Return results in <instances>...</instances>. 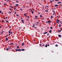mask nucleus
<instances>
[{"label":"nucleus","mask_w":62,"mask_h":62,"mask_svg":"<svg viewBox=\"0 0 62 62\" xmlns=\"http://www.w3.org/2000/svg\"><path fill=\"white\" fill-rule=\"evenodd\" d=\"M58 36L59 37V38H61V35H58Z\"/></svg>","instance_id":"4"},{"label":"nucleus","mask_w":62,"mask_h":62,"mask_svg":"<svg viewBox=\"0 0 62 62\" xmlns=\"http://www.w3.org/2000/svg\"><path fill=\"white\" fill-rule=\"evenodd\" d=\"M59 27L60 28V27H61V24H60L59 25Z\"/></svg>","instance_id":"7"},{"label":"nucleus","mask_w":62,"mask_h":62,"mask_svg":"<svg viewBox=\"0 0 62 62\" xmlns=\"http://www.w3.org/2000/svg\"><path fill=\"white\" fill-rule=\"evenodd\" d=\"M35 28H37V29L38 28H37V27H35Z\"/></svg>","instance_id":"52"},{"label":"nucleus","mask_w":62,"mask_h":62,"mask_svg":"<svg viewBox=\"0 0 62 62\" xmlns=\"http://www.w3.org/2000/svg\"><path fill=\"white\" fill-rule=\"evenodd\" d=\"M9 33H10V34H12V32H11V30H10L8 31Z\"/></svg>","instance_id":"3"},{"label":"nucleus","mask_w":62,"mask_h":62,"mask_svg":"<svg viewBox=\"0 0 62 62\" xmlns=\"http://www.w3.org/2000/svg\"><path fill=\"white\" fill-rule=\"evenodd\" d=\"M1 22H2V23H4V21L3 20H1Z\"/></svg>","instance_id":"24"},{"label":"nucleus","mask_w":62,"mask_h":62,"mask_svg":"<svg viewBox=\"0 0 62 62\" xmlns=\"http://www.w3.org/2000/svg\"><path fill=\"white\" fill-rule=\"evenodd\" d=\"M31 12L32 13V14H34V12H33V11H31Z\"/></svg>","instance_id":"23"},{"label":"nucleus","mask_w":62,"mask_h":62,"mask_svg":"<svg viewBox=\"0 0 62 62\" xmlns=\"http://www.w3.org/2000/svg\"><path fill=\"white\" fill-rule=\"evenodd\" d=\"M56 23H55V24H54V25H56Z\"/></svg>","instance_id":"48"},{"label":"nucleus","mask_w":62,"mask_h":62,"mask_svg":"<svg viewBox=\"0 0 62 62\" xmlns=\"http://www.w3.org/2000/svg\"><path fill=\"white\" fill-rule=\"evenodd\" d=\"M34 19L35 20H37V19H38V18H37V17H35V18Z\"/></svg>","instance_id":"27"},{"label":"nucleus","mask_w":62,"mask_h":62,"mask_svg":"<svg viewBox=\"0 0 62 62\" xmlns=\"http://www.w3.org/2000/svg\"><path fill=\"white\" fill-rule=\"evenodd\" d=\"M9 36H10V34H8Z\"/></svg>","instance_id":"58"},{"label":"nucleus","mask_w":62,"mask_h":62,"mask_svg":"<svg viewBox=\"0 0 62 62\" xmlns=\"http://www.w3.org/2000/svg\"><path fill=\"white\" fill-rule=\"evenodd\" d=\"M16 16H19V17H20V16H19L18 15H16Z\"/></svg>","instance_id":"37"},{"label":"nucleus","mask_w":62,"mask_h":62,"mask_svg":"<svg viewBox=\"0 0 62 62\" xmlns=\"http://www.w3.org/2000/svg\"><path fill=\"white\" fill-rule=\"evenodd\" d=\"M54 6L55 7H58V5L57 4H55Z\"/></svg>","instance_id":"8"},{"label":"nucleus","mask_w":62,"mask_h":62,"mask_svg":"<svg viewBox=\"0 0 62 62\" xmlns=\"http://www.w3.org/2000/svg\"><path fill=\"white\" fill-rule=\"evenodd\" d=\"M4 5H6L7 4L6 3H5L4 4Z\"/></svg>","instance_id":"46"},{"label":"nucleus","mask_w":62,"mask_h":62,"mask_svg":"<svg viewBox=\"0 0 62 62\" xmlns=\"http://www.w3.org/2000/svg\"><path fill=\"white\" fill-rule=\"evenodd\" d=\"M21 21L23 23H24V21L23 20H21Z\"/></svg>","instance_id":"12"},{"label":"nucleus","mask_w":62,"mask_h":62,"mask_svg":"<svg viewBox=\"0 0 62 62\" xmlns=\"http://www.w3.org/2000/svg\"><path fill=\"white\" fill-rule=\"evenodd\" d=\"M58 4H60V3H61V2H57Z\"/></svg>","instance_id":"22"},{"label":"nucleus","mask_w":62,"mask_h":62,"mask_svg":"<svg viewBox=\"0 0 62 62\" xmlns=\"http://www.w3.org/2000/svg\"><path fill=\"white\" fill-rule=\"evenodd\" d=\"M14 7L15 8H16V6H15Z\"/></svg>","instance_id":"47"},{"label":"nucleus","mask_w":62,"mask_h":62,"mask_svg":"<svg viewBox=\"0 0 62 62\" xmlns=\"http://www.w3.org/2000/svg\"><path fill=\"white\" fill-rule=\"evenodd\" d=\"M16 2L18 3H19V2L18 0H16Z\"/></svg>","instance_id":"18"},{"label":"nucleus","mask_w":62,"mask_h":62,"mask_svg":"<svg viewBox=\"0 0 62 62\" xmlns=\"http://www.w3.org/2000/svg\"><path fill=\"white\" fill-rule=\"evenodd\" d=\"M55 46H56V47H58V46L57 44H56L55 45Z\"/></svg>","instance_id":"19"},{"label":"nucleus","mask_w":62,"mask_h":62,"mask_svg":"<svg viewBox=\"0 0 62 62\" xmlns=\"http://www.w3.org/2000/svg\"><path fill=\"white\" fill-rule=\"evenodd\" d=\"M27 17L29 19V18H30V17L29 16H27Z\"/></svg>","instance_id":"26"},{"label":"nucleus","mask_w":62,"mask_h":62,"mask_svg":"<svg viewBox=\"0 0 62 62\" xmlns=\"http://www.w3.org/2000/svg\"><path fill=\"white\" fill-rule=\"evenodd\" d=\"M24 45V43H23L22 44V46H23V45Z\"/></svg>","instance_id":"13"},{"label":"nucleus","mask_w":62,"mask_h":62,"mask_svg":"<svg viewBox=\"0 0 62 62\" xmlns=\"http://www.w3.org/2000/svg\"><path fill=\"white\" fill-rule=\"evenodd\" d=\"M38 13L39 15L40 14V13L39 12H38Z\"/></svg>","instance_id":"49"},{"label":"nucleus","mask_w":62,"mask_h":62,"mask_svg":"<svg viewBox=\"0 0 62 62\" xmlns=\"http://www.w3.org/2000/svg\"><path fill=\"white\" fill-rule=\"evenodd\" d=\"M56 17H57V18H59V16H56Z\"/></svg>","instance_id":"44"},{"label":"nucleus","mask_w":62,"mask_h":62,"mask_svg":"<svg viewBox=\"0 0 62 62\" xmlns=\"http://www.w3.org/2000/svg\"><path fill=\"white\" fill-rule=\"evenodd\" d=\"M7 37H8V35H7L5 36V38H7Z\"/></svg>","instance_id":"35"},{"label":"nucleus","mask_w":62,"mask_h":62,"mask_svg":"<svg viewBox=\"0 0 62 62\" xmlns=\"http://www.w3.org/2000/svg\"><path fill=\"white\" fill-rule=\"evenodd\" d=\"M24 15L25 16H27V15H26V14H25V13H24Z\"/></svg>","instance_id":"11"},{"label":"nucleus","mask_w":62,"mask_h":62,"mask_svg":"<svg viewBox=\"0 0 62 62\" xmlns=\"http://www.w3.org/2000/svg\"><path fill=\"white\" fill-rule=\"evenodd\" d=\"M61 31L62 30V28H61Z\"/></svg>","instance_id":"56"},{"label":"nucleus","mask_w":62,"mask_h":62,"mask_svg":"<svg viewBox=\"0 0 62 62\" xmlns=\"http://www.w3.org/2000/svg\"><path fill=\"white\" fill-rule=\"evenodd\" d=\"M53 11V12H54V14L55 15V12L54 11Z\"/></svg>","instance_id":"36"},{"label":"nucleus","mask_w":62,"mask_h":62,"mask_svg":"<svg viewBox=\"0 0 62 62\" xmlns=\"http://www.w3.org/2000/svg\"><path fill=\"white\" fill-rule=\"evenodd\" d=\"M9 13H10V14L11 13V12H9Z\"/></svg>","instance_id":"54"},{"label":"nucleus","mask_w":62,"mask_h":62,"mask_svg":"<svg viewBox=\"0 0 62 62\" xmlns=\"http://www.w3.org/2000/svg\"><path fill=\"white\" fill-rule=\"evenodd\" d=\"M47 33H48V32H44V34H47Z\"/></svg>","instance_id":"9"},{"label":"nucleus","mask_w":62,"mask_h":62,"mask_svg":"<svg viewBox=\"0 0 62 62\" xmlns=\"http://www.w3.org/2000/svg\"><path fill=\"white\" fill-rule=\"evenodd\" d=\"M22 9H21V8H20V10H22Z\"/></svg>","instance_id":"62"},{"label":"nucleus","mask_w":62,"mask_h":62,"mask_svg":"<svg viewBox=\"0 0 62 62\" xmlns=\"http://www.w3.org/2000/svg\"><path fill=\"white\" fill-rule=\"evenodd\" d=\"M16 6H19V4H16Z\"/></svg>","instance_id":"28"},{"label":"nucleus","mask_w":62,"mask_h":62,"mask_svg":"<svg viewBox=\"0 0 62 62\" xmlns=\"http://www.w3.org/2000/svg\"><path fill=\"white\" fill-rule=\"evenodd\" d=\"M47 46H48V45L47 44H46L45 45L46 47H47Z\"/></svg>","instance_id":"14"},{"label":"nucleus","mask_w":62,"mask_h":62,"mask_svg":"<svg viewBox=\"0 0 62 62\" xmlns=\"http://www.w3.org/2000/svg\"><path fill=\"white\" fill-rule=\"evenodd\" d=\"M45 12H48V11L47 10H45Z\"/></svg>","instance_id":"25"},{"label":"nucleus","mask_w":62,"mask_h":62,"mask_svg":"<svg viewBox=\"0 0 62 62\" xmlns=\"http://www.w3.org/2000/svg\"><path fill=\"white\" fill-rule=\"evenodd\" d=\"M8 38H6V40H7V41H8Z\"/></svg>","instance_id":"5"},{"label":"nucleus","mask_w":62,"mask_h":62,"mask_svg":"<svg viewBox=\"0 0 62 62\" xmlns=\"http://www.w3.org/2000/svg\"><path fill=\"white\" fill-rule=\"evenodd\" d=\"M55 1H59V0H55Z\"/></svg>","instance_id":"31"},{"label":"nucleus","mask_w":62,"mask_h":62,"mask_svg":"<svg viewBox=\"0 0 62 62\" xmlns=\"http://www.w3.org/2000/svg\"><path fill=\"white\" fill-rule=\"evenodd\" d=\"M42 46H44V45H43Z\"/></svg>","instance_id":"61"},{"label":"nucleus","mask_w":62,"mask_h":62,"mask_svg":"<svg viewBox=\"0 0 62 62\" xmlns=\"http://www.w3.org/2000/svg\"><path fill=\"white\" fill-rule=\"evenodd\" d=\"M50 28H51V29H53V27H51Z\"/></svg>","instance_id":"41"},{"label":"nucleus","mask_w":62,"mask_h":62,"mask_svg":"<svg viewBox=\"0 0 62 62\" xmlns=\"http://www.w3.org/2000/svg\"><path fill=\"white\" fill-rule=\"evenodd\" d=\"M49 21H47V22L48 23H49Z\"/></svg>","instance_id":"63"},{"label":"nucleus","mask_w":62,"mask_h":62,"mask_svg":"<svg viewBox=\"0 0 62 62\" xmlns=\"http://www.w3.org/2000/svg\"><path fill=\"white\" fill-rule=\"evenodd\" d=\"M9 49L8 48H7L6 49V50H8Z\"/></svg>","instance_id":"40"},{"label":"nucleus","mask_w":62,"mask_h":62,"mask_svg":"<svg viewBox=\"0 0 62 62\" xmlns=\"http://www.w3.org/2000/svg\"><path fill=\"white\" fill-rule=\"evenodd\" d=\"M39 45H40V46H42V45L41 44H39Z\"/></svg>","instance_id":"42"},{"label":"nucleus","mask_w":62,"mask_h":62,"mask_svg":"<svg viewBox=\"0 0 62 62\" xmlns=\"http://www.w3.org/2000/svg\"><path fill=\"white\" fill-rule=\"evenodd\" d=\"M4 32V31H2V32L1 33V34H2L3 33V32Z\"/></svg>","instance_id":"29"},{"label":"nucleus","mask_w":62,"mask_h":62,"mask_svg":"<svg viewBox=\"0 0 62 62\" xmlns=\"http://www.w3.org/2000/svg\"><path fill=\"white\" fill-rule=\"evenodd\" d=\"M52 30H50L49 31V33H52Z\"/></svg>","instance_id":"17"},{"label":"nucleus","mask_w":62,"mask_h":62,"mask_svg":"<svg viewBox=\"0 0 62 62\" xmlns=\"http://www.w3.org/2000/svg\"><path fill=\"white\" fill-rule=\"evenodd\" d=\"M61 32V30H59L58 31V32Z\"/></svg>","instance_id":"15"},{"label":"nucleus","mask_w":62,"mask_h":62,"mask_svg":"<svg viewBox=\"0 0 62 62\" xmlns=\"http://www.w3.org/2000/svg\"><path fill=\"white\" fill-rule=\"evenodd\" d=\"M47 45H48V46H49V44H48Z\"/></svg>","instance_id":"55"},{"label":"nucleus","mask_w":62,"mask_h":62,"mask_svg":"<svg viewBox=\"0 0 62 62\" xmlns=\"http://www.w3.org/2000/svg\"><path fill=\"white\" fill-rule=\"evenodd\" d=\"M2 12V11H0V13H1Z\"/></svg>","instance_id":"51"},{"label":"nucleus","mask_w":62,"mask_h":62,"mask_svg":"<svg viewBox=\"0 0 62 62\" xmlns=\"http://www.w3.org/2000/svg\"><path fill=\"white\" fill-rule=\"evenodd\" d=\"M17 48L18 49V48H19V46H18L17 47Z\"/></svg>","instance_id":"38"},{"label":"nucleus","mask_w":62,"mask_h":62,"mask_svg":"<svg viewBox=\"0 0 62 62\" xmlns=\"http://www.w3.org/2000/svg\"><path fill=\"white\" fill-rule=\"evenodd\" d=\"M40 17H42V15H40Z\"/></svg>","instance_id":"21"},{"label":"nucleus","mask_w":62,"mask_h":62,"mask_svg":"<svg viewBox=\"0 0 62 62\" xmlns=\"http://www.w3.org/2000/svg\"><path fill=\"white\" fill-rule=\"evenodd\" d=\"M35 17H36V18H38V16H35Z\"/></svg>","instance_id":"32"},{"label":"nucleus","mask_w":62,"mask_h":62,"mask_svg":"<svg viewBox=\"0 0 62 62\" xmlns=\"http://www.w3.org/2000/svg\"><path fill=\"white\" fill-rule=\"evenodd\" d=\"M33 27H35V24H33Z\"/></svg>","instance_id":"30"},{"label":"nucleus","mask_w":62,"mask_h":62,"mask_svg":"<svg viewBox=\"0 0 62 62\" xmlns=\"http://www.w3.org/2000/svg\"><path fill=\"white\" fill-rule=\"evenodd\" d=\"M2 14H3V13H1Z\"/></svg>","instance_id":"64"},{"label":"nucleus","mask_w":62,"mask_h":62,"mask_svg":"<svg viewBox=\"0 0 62 62\" xmlns=\"http://www.w3.org/2000/svg\"><path fill=\"white\" fill-rule=\"evenodd\" d=\"M10 44V45H12V44H13V43H11Z\"/></svg>","instance_id":"20"},{"label":"nucleus","mask_w":62,"mask_h":62,"mask_svg":"<svg viewBox=\"0 0 62 62\" xmlns=\"http://www.w3.org/2000/svg\"><path fill=\"white\" fill-rule=\"evenodd\" d=\"M10 7L13 8V7H12V6H11Z\"/></svg>","instance_id":"50"},{"label":"nucleus","mask_w":62,"mask_h":62,"mask_svg":"<svg viewBox=\"0 0 62 62\" xmlns=\"http://www.w3.org/2000/svg\"><path fill=\"white\" fill-rule=\"evenodd\" d=\"M53 18V16H52L51 17V19H52Z\"/></svg>","instance_id":"34"},{"label":"nucleus","mask_w":62,"mask_h":62,"mask_svg":"<svg viewBox=\"0 0 62 62\" xmlns=\"http://www.w3.org/2000/svg\"><path fill=\"white\" fill-rule=\"evenodd\" d=\"M48 23H51V20H49V21Z\"/></svg>","instance_id":"33"},{"label":"nucleus","mask_w":62,"mask_h":62,"mask_svg":"<svg viewBox=\"0 0 62 62\" xmlns=\"http://www.w3.org/2000/svg\"><path fill=\"white\" fill-rule=\"evenodd\" d=\"M37 24H36V25H39V23L38 22H37Z\"/></svg>","instance_id":"6"},{"label":"nucleus","mask_w":62,"mask_h":62,"mask_svg":"<svg viewBox=\"0 0 62 62\" xmlns=\"http://www.w3.org/2000/svg\"><path fill=\"white\" fill-rule=\"evenodd\" d=\"M25 50V49H22L21 50V51H24Z\"/></svg>","instance_id":"10"},{"label":"nucleus","mask_w":62,"mask_h":62,"mask_svg":"<svg viewBox=\"0 0 62 62\" xmlns=\"http://www.w3.org/2000/svg\"><path fill=\"white\" fill-rule=\"evenodd\" d=\"M12 10V9H10V10Z\"/></svg>","instance_id":"57"},{"label":"nucleus","mask_w":62,"mask_h":62,"mask_svg":"<svg viewBox=\"0 0 62 62\" xmlns=\"http://www.w3.org/2000/svg\"><path fill=\"white\" fill-rule=\"evenodd\" d=\"M52 0L50 1V3H52Z\"/></svg>","instance_id":"43"},{"label":"nucleus","mask_w":62,"mask_h":62,"mask_svg":"<svg viewBox=\"0 0 62 62\" xmlns=\"http://www.w3.org/2000/svg\"><path fill=\"white\" fill-rule=\"evenodd\" d=\"M60 23H61V21H60Z\"/></svg>","instance_id":"53"},{"label":"nucleus","mask_w":62,"mask_h":62,"mask_svg":"<svg viewBox=\"0 0 62 62\" xmlns=\"http://www.w3.org/2000/svg\"><path fill=\"white\" fill-rule=\"evenodd\" d=\"M57 20V21H56V23H59V22L60 21V20L58 19H56Z\"/></svg>","instance_id":"2"},{"label":"nucleus","mask_w":62,"mask_h":62,"mask_svg":"<svg viewBox=\"0 0 62 62\" xmlns=\"http://www.w3.org/2000/svg\"><path fill=\"white\" fill-rule=\"evenodd\" d=\"M9 49H11V48L10 47H9Z\"/></svg>","instance_id":"59"},{"label":"nucleus","mask_w":62,"mask_h":62,"mask_svg":"<svg viewBox=\"0 0 62 62\" xmlns=\"http://www.w3.org/2000/svg\"><path fill=\"white\" fill-rule=\"evenodd\" d=\"M9 28H11V26H9Z\"/></svg>","instance_id":"60"},{"label":"nucleus","mask_w":62,"mask_h":62,"mask_svg":"<svg viewBox=\"0 0 62 62\" xmlns=\"http://www.w3.org/2000/svg\"><path fill=\"white\" fill-rule=\"evenodd\" d=\"M26 20L27 21H29V19H26Z\"/></svg>","instance_id":"39"},{"label":"nucleus","mask_w":62,"mask_h":62,"mask_svg":"<svg viewBox=\"0 0 62 62\" xmlns=\"http://www.w3.org/2000/svg\"><path fill=\"white\" fill-rule=\"evenodd\" d=\"M6 22H7V23H9V22H8V21H7V20H5Z\"/></svg>","instance_id":"16"},{"label":"nucleus","mask_w":62,"mask_h":62,"mask_svg":"<svg viewBox=\"0 0 62 62\" xmlns=\"http://www.w3.org/2000/svg\"><path fill=\"white\" fill-rule=\"evenodd\" d=\"M15 50H16V52H17V51H19V52H21V49H15Z\"/></svg>","instance_id":"1"},{"label":"nucleus","mask_w":62,"mask_h":62,"mask_svg":"<svg viewBox=\"0 0 62 62\" xmlns=\"http://www.w3.org/2000/svg\"><path fill=\"white\" fill-rule=\"evenodd\" d=\"M46 7H47L48 8H49V6H47V5H46Z\"/></svg>","instance_id":"45"}]
</instances>
